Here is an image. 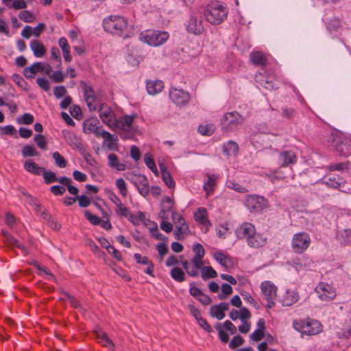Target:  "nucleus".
I'll return each mask as SVG.
<instances>
[{"label": "nucleus", "instance_id": "14", "mask_svg": "<svg viewBox=\"0 0 351 351\" xmlns=\"http://www.w3.org/2000/svg\"><path fill=\"white\" fill-rule=\"evenodd\" d=\"M254 226L251 223H243L237 228L235 234L239 239H247L255 231Z\"/></svg>", "mask_w": 351, "mask_h": 351}, {"label": "nucleus", "instance_id": "7", "mask_svg": "<svg viewBox=\"0 0 351 351\" xmlns=\"http://www.w3.org/2000/svg\"><path fill=\"white\" fill-rule=\"evenodd\" d=\"M311 242V237L308 233L298 232L293 236L291 247L293 252L300 254L308 248Z\"/></svg>", "mask_w": 351, "mask_h": 351}, {"label": "nucleus", "instance_id": "45", "mask_svg": "<svg viewBox=\"0 0 351 351\" xmlns=\"http://www.w3.org/2000/svg\"><path fill=\"white\" fill-rule=\"evenodd\" d=\"M176 229L174 232V236L177 240H180L181 236L189 231V228L186 223L182 224V226L176 225Z\"/></svg>", "mask_w": 351, "mask_h": 351}, {"label": "nucleus", "instance_id": "35", "mask_svg": "<svg viewBox=\"0 0 351 351\" xmlns=\"http://www.w3.org/2000/svg\"><path fill=\"white\" fill-rule=\"evenodd\" d=\"M171 277L178 282H184L186 280L184 272L179 267H173L170 272Z\"/></svg>", "mask_w": 351, "mask_h": 351}, {"label": "nucleus", "instance_id": "32", "mask_svg": "<svg viewBox=\"0 0 351 351\" xmlns=\"http://www.w3.org/2000/svg\"><path fill=\"white\" fill-rule=\"evenodd\" d=\"M299 294L298 292L292 291L287 292V295L284 297L282 300V304L284 306H290L293 304L296 303L299 300Z\"/></svg>", "mask_w": 351, "mask_h": 351}, {"label": "nucleus", "instance_id": "10", "mask_svg": "<svg viewBox=\"0 0 351 351\" xmlns=\"http://www.w3.org/2000/svg\"><path fill=\"white\" fill-rule=\"evenodd\" d=\"M245 204L251 212L258 213L268 206V201L262 196L249 195L245 199Z\"/></svg>", "mask_w": 351, "mask_h": 351}, {"label": "nucleus", "instance_id": "4", "mask_svg": "<svg viewBox=\"0 0 351 351\" xmlns=\"http://www.w3.org/2000/svg\"><path fill=\"white\" fill-rule=\"evenodd\" d=\"M295 330L306 335H315L322 331V326L317 320L313 319L295 320L293 322Z\"/></svg>", "mask_w": 351, "mask_h": 351}, {"label": "nucleus", "instance_id": "1", "mask_svg": "<svg viewBox=\"0 0 351 351\" xmlns=\"http://www.w3.org/2000/svg\"><path fill=\"white\" fill-rule=\"evenodd\" d=\"M104 30L123 38L130 37L128 20L118 15H110L103 21Z\"/></svg>", "mask_w": 351, "mask_h": 351}, {"label": "nucleus", "instance_id": "51", "mask_svg": "<svg viewBox=\"0 0 351 351\" xmlns=\"http://www.w3.org/2000/svg\"><path fill=\"white\" fill-rule=\"evenodd\" d=\"M19 19L26 23H32L34 21V15L28 10L21 11L19 14Z\"/></svg>", "mask_w": 351, "mask_h": 351}, {"label": "nucleus", "instance_id": "61", "mask_svg": "<svg viewBox=\"0 0 351 351\" xmlns=\"http://www.w3.org/2000/svg\"><path fill=\"white\" fill-rule=\"evenodd\" d=\"M197 130L199 133L204 136H210L214 131L213 127L209 125H199Z\"/></svg>", "mask_w": 351, "mask_h": 351}, {"label": "nucleus", "instance_id": "11", "mask_svg": "<svg viewBox=\"0 0 351 351\" xmlns=\"http://www.w3.org/2000/svg\"><path fill=\"white\" fill-rule=\"evenodd\" d=\"M319 298L322 301H330L336 297V291L328 283L321 282L315 289Z\"/></svg>", "mask_w": 351, "mask_h": 351}, {"label": "nucleus", "instance_id": "49", "mask_svg": "<svg viewBox=\"0 0 351 351\" xmlns=\"http://www.w3.org/2000/svg\"><path fill=\"white\" fill-rule=\"evenodd\" d=\"M244 342L245 341L241 335H237L232 337V339L229 343L228 346L230 349H235L242 346L244 343Z\"/></svg>", "mask_w": 351, "mask_h": 351}, {"label": "nucleus", "instance_id": "3", "mask_svg": "<svg viewBox=\"0 0 351 351\" xmlns=\"http://www.w3.org/2000/svg\"><path fill=\"white\" fill-rule=\"evenodd\" d=\"M169 38L167 32L147 29L139 34L138 38L152 47H158L165 43Z\"/></svg>", "mask_w": 351, "mask_h": 351}, {"label": "nucleus", "instance_id": "28", "mask_svg": "<svg viewBox=\"0 0 351 351\" xmlns=\"http://www.w3.org/2000/svg\"><path fill=\"white\" fill-rule=\"evenodd\" d=\"M95 335L98 342L102 344V346H106L110 349H112L114 347L113 342L111 341V339H110L106 332L101 330L95 331Z\"/></svg>", "mask_w": 351, "mask_h": 351}, {"label": "nucleus", "instance_id": "50", "mask_svg": "<svg viewBox=\"0 0 351 351\" xmlns=\"http://www.w3.org/2000/svg\"><path fill=\"white\" fill-rule=\"evenodd\" d=\"M232 288L230 285L228 283H223L221 285V293L218 295V298L220 300H224L226 298L227 295H229L232 293Z\"/></svg>", "mask_w": 351, "mask_h": 351}, {"label": "nucleus", "instance_id": "39", "mask_svg": "<svg viewBox=\"0 0 351 351\" xmlns=\"http://www.w3.org/2000/svg\"><path fill=\"white\" fill-rule=\"evenodd\" d=\"M215 259L223 267H228V262H230L231 258L226 256L221 252H217L214 254Z\"/></svg>", "mask_w": 351, "mask_h": 351}, {"label": "nucleus", "instance_id": "56", "mask_svg": "<svg viewBox=\"0 0 351 351\" xmlns=\"http://www.w3.org/2000/svg\"><path fill=\"white\" fill-rule=\"evenodd\" d=\"M36 83L45 91H48L50 88L49 82L45 77H37Z\"/></svg>", "mask_w": 351, "mask_h": 351}, {"label": "nucleus", "instance_id": "18", "mask_svg": "<svg viewBox=\"0 0 351 351\" xmlns=\"http://www.w3.org/2000/svg\"><path fill=\"white\" fill-rule=\"evenodd\" d=\"M137 264L147 265L146 269L144 271L145 274L154 277V264L149 260L147 256H142L140 254L136 253L134 255Z\"/></svg>", "mask_w": 351, "mask_h": 351}, {"label": "nucleus", "instance_id": "12", "mask_svg": "<svg viewBox=\"0 0 351 351\" xmlns=\"http://www.w3.org/2000/svg\"><path fill=\"white\" fill-rule=\"evenodd\" d=\"M169 98L176 105L183 106L189 102L191 97L188 92L173 88L170 89Z\"/></svg>", "mask_w": 351, "mask_h": 351}, {"label": "nucleus", "instance_id": "57", "mask_svg": "<svg viewBox=\"0 0 351 351\" xmlns=\"http://www.w3.org/2000/svg\"><path fill=\"white\" fill-rule=\"evenodd\" d=\"M84 216L93 225L97 226L101 222V219L97 216L94 215L88 210L85 211Z\"/></svg>", "mask_w": 351, "mask_h": 351}, {"label": "nucleus", "instance_id": "40", "mask_svg": "<svg viewBox=\"0 0 351 351\" xmlns=\"http://www.w3.org/2000/svg\"><path fill=\"white\" fill-rule=\"evenodd\" d=\"M21 152L23 157L37 156L39 155L38 152L35 149L34 147L29 145L23 146Z\"/></svg>", "mask_w": 351, "mask_h": 351}, {"label": "nucleus", "instance_id": "5", "mask_svg": "<svg viewBox=\"0 0 351 351\" xmlns=\"http://www.w3.org/2000/svg\"><path fill=\"white\" fill-rule=\"evenodd\" d=\"M332 145L336 152L342 156L348 157L351 155V138L343 134H332Z\"/></svg>", "mask_w": 351, "mask_h": 351}, {"label": "nucleus", "instance_id": "30", "mask_svg": "<svg viewBox=\"0 0 351 351\" xmlns=\"http://www.w3.org/2000/svg\"><path fill=\"white\" fill-rule=\"evenodd\" d=\"M250 58L254 64L258 66H265L267 62L265 55L260 51L252 52Z\"/></svg>", "mask_w": 351, "mask_h": 351}, {"label": "nucleus", "instance_id": "43", "mask_svg": "<svg viewBox=\"0 0 351 351\" xmlns=\"http://www.w3.org/2000/svg\"><path fill=\"white\" fill-rule=\"evenodd\" d=\"M215 186V177L213 175L208 176V180L204 184V189L208 195L214 190Z\"/></svg>", "mask_w": 351, "mask_h": 351}, {"label": "nucleus", "instance_id": "25", "mask_svg": "<svg viewBox=\"0 0 351 351\" xmlns=\"http://www.w3.org/2000/svg\"><path fill=\"white\" fill-rule=\"evenodd\" d=\"M160 171L162 172V180L165 184L170 189L174 188L176 183L172 179L171 176L169 171H167L166 166L164 164L159 165Z\"/></svg>", "mask_w": 351, "mask_h": 351}, {"label": "nucleus", "instance_id": "29", "mask_svg": "<svg viewBox=\"0 0 351 351\" xmlns=\"http://www.w3.org/2000/svg\"><path fill=\"white\" fill-rule=\"evenodd\" d=\"M108 166L111 168H114L118 171H124L126 169V165L121 163L119 161L118 157L115 154H110L108 156Z\"/></svg>", "mask_w": 351, "mask_h": 351}, {"label": "nucleus", "instance_id": "62", "mask_svg": "<svg viewBox=\"0 0 351 351\" xmlns=\"http://www.w3.org/2000/svg\"><path fill=\"white\" fill-rule=\"evenodd\" d=\"M265 336V331L256 329L250 335V338L254 341H261Z\"/></svg>", "mask_w": 351, "mask_h": 351}, {"label": "nucleus", "instance_id": "26", "mask_svg": "<svg viewBox=\"0 0 351 351\" xmlns=\"http://www.w3.org/2000/svg\"><path fill=\"white\" fill-rule=\"evenodd\" d=\"M195 221L205 226L211 225L210 221L207 219V211L204 208H199L197 211L194 214Z\"/></svg>", "mask_w": 351, "mask_h": 351}, {"label": "nucleus", "instance_id": "59", "mask_svg": "<svg viewBox=\"0 0 351 351\" xmlns=\"http://www.w3.org/2000/svg\"><path fill=\"white\" fill-rule=\"evenodd\" d=\"M66 191V189L63 186L53 185L50 187V192L56 196L62 195Z\"/></svg>", "mask_w": 351, "mask_h": 351}, {"label": "nucleus", "instance_id": "23", "mask_svg": "<svg viewBox=\"0 0 351 351\" xmlns=\"http://www.w3.org/2000/svg\"><path fill=\"white\" fill-rule=\"evenodd\" d=\"M146 88L149 95H154L163 90L164 84L160 80L147 81Z\"/></svg>", "mask_w": 351, "mask_h": 351}, {"label": "nucleus", "instance_id": "53", "mask_svg": "<svg viewBox=\"0 0 351 351\" xmlns=\"http://www.w3.org/2000/svg\"><path fill=\"white\" fill-rule=\"evenodd\" d=\"M350 165V161H346L344 162H339L337 164L330 165L328 167L330 171H342L347 169Z\"/></svg>", "mask_w": 351, "mask_h": 351}, {"label": "nucleus", "instance_id": "54", "mask_svg": "<svg viewBox=\"0 0 351 351\" xmlns=\"http://www.w3.org/2000/svg\"><path fill=\"white\" fill-rule=\"evenodd\" d=\"M34 120L33 115L29 113H25L21 117L17 118V123L19 124L29 125L34 122Z\"/></svg>", "mask_w": 351, "mask_h": 351}, {"label": "nucleus", "instance_id": "63", "mask_svg": "<svg viewBox=\"0 0 351 351\" xmlns=\"http://www.w3.org/2000/svg\"><path fill=\"white\" fill-rule=\"evenodd\" d=\"M79 206L82 208H86L90 204V199L84 195L76 196Z\"/></svg>", "mask_w": 351, "mask_h": 351}, {"label": "nucleus", "instance_id": "17", "mask_svg": "<svg viewBox=\"0 0 351 351\" xmlns=\"http://www.w3.org/2000/svg\"><path fill=\"white\" fill-rule=\"evenodd\" d=\"M326 183L328 186L331 188L339 189L341 191L344 193H351L350 189H342L344 187L345 182L338 176L329 177L326 181Z\"/></svg>", "mask_w": 351, "mask_h": 351}, {"label": "nucleus", "instance_id": "16", "mask_svg": "<svg viewBox=\"0 0 351 351\" xmlns=\"http://www.w3.org/2000/svg\"><path fill=\"white\" fill-rule=\"evenodd\" d=\"M62 134L70 146L75 147L79 152L81 150L84 151V146L81 139L74 133L67 130H63Z\"/></svg>", "mask_w": 351, "mask_h": 351}, {"label": "nucleus", "instance_id": "60", "mask_svg": "<svg viewBox=\"0 0 351 351\" xmlns=\"http://www.w3.org/2000/svg\"><path fill=\"white\" fill-rule=\"evenodd\" d=\"M71 114L76 119H80L82 117L81 108L76 105H73L70 108Z\"/></svg>", "mask_w": 351, "mask_h": 351}, {"label": "nucleus", "instance_id": "9", "mask_svg": "<svg viewBox=\"0 0 351 351\" xmlns=\"http://www.w3.org/2000/svg\"><path fill=\"white\" fill-rule=\"evenodd\" d=\"M261 292L267 302L266 307L272 308L275 306L274 302L276 298L277 287L270 281H264L261 284Z\"/></svg>", "mask_w": 351, "mask_h": 351}, {"label": "nucleus", "instance_id": "41", "mask_svg": "<svg viewBox=\"0 0 351 351\" xmlns=\"http://www.w3.org/2000/svg\"><path fill=\"white\" fill-rule=\"evenodd\" d=\"M215 328L218 331L219 338L221 342L226 343L229 341V335L224 331L222 325L220 323H217L215 325Z\"/></svg>", "mask_w": 351, "mask_h": 351}, {"label": "nucleus", "instance_id": "20", "mask_svg": "<svg viewBox=\"0 0 351 351\" xmlns=\"http://www.w3.org/2000/svg\"><path fill=\"white\" fill-rule=\"evenodd\" d=\"M279 159L282 162L281 167H287L297 162V156L292 151H284L279 155Z\"/></svg>", "mask_w": 351, "mask_h": 351}, {"label": "nucleus", "instance_id": "2", "mask_svg": "<svg viewBox=\"0 0 351 351\" xmlns=\"http://www.w3.org/2000/svg\"><path fill=\"white\" fill-rule=\"evenodd\" d=\"M228 9L226 4L218 1L208 4L204 10L206 21L212 25L222 23L228 16Z\"/></svg>", "mask_w": 351, "mask_h": 351}, {"label": "nucleus", "instance_id": "6", "mask_svg": "<svg viewBox=\"0 0 351 351\" xmlns=\"http://www.w3.org/2000/svg\"><path fill=\"white\" fill-rule=\"evenodd\" d=\"M244 117L237 111L226 112L221 119V130L223 132L234 130L238 125L244 122Z\"/></svg>", "mask_w": 351, "mask_h": 351}, {"label": "nucleus", "instance_id": "36", "mask_svg": "<svg viewBox=\"0 0 351 351\" xmlns=\"http://www.w3.org/2000/svg\"><path fill=\"white\" fill-rule=\"evenodd\" d=\"M99 121L97 119L90 118L84 122V130L85 132L93 133L97 128Z\"/></svg>", "mask_w": 351, "mask_h": 351}, {"label": "nucleus", "instance_id": "64", "mask_svg": "<svg viewBox=\"0 0 351 351\" xmlns=\"http://www.w3.org/2000/svg\"><path fill=\"white\" fill-rule=\"evenodd\" d=\"M50 78L56 83H60L64 81V75L61 71H56L50 75Z\"/></svg>", "mask_w": 351, "mask_h": 351}, {"label": "nucleus", "instance_id": "37", "mask_svg": "<svg viewBox=\"0 0 351 351\" xmlns=\"http://www.w3.org/2000/svg\"><path fill=\"white\" fill-rule=\"evenodd\" d=\"M201 276L203 280L213 278L217 276V271L210 266H204L202 268Z\"/></svg>", "mask_w": 351, "mask_h": 351}, {"label": "nucleus", "instance_id": "38", "mask_svg": "<svg viewBox=\"0 0 351 351\" xmlns=\"http://www.w3.org/2000/svg\"><path fill=\"white\" fill-rule=\"evenodd\" d=\"M144 160L147 165V167L156 175L158 176V171L156 167V165L155 164V162L152 158V156L149 154L146 153L144 156Z\"/></svg>", "mask_w": 351, "mask_h": 351}, {"label": "nucleus", "instance_id": "52", "mask_svg": "<svg viewBox=\"0 0 351 351\" xmlns=\"http://www.w3.org/2000/svg\"><path fill=\"white\" fill-rule=\"evenodd\" d=\"M34 140L36 143L37 146L43 150L47 149V141L45 136L42 134H36L34 136Z\"/></svg>", "mask_w": 351, "mask_h": 351}, {"label": "nucleus", "instance_id": "21", "mask_svg": "<svg viewBox=\"0 0 351 351\" xmlns=\"http://www.w3.org/2000/svg\"><path fill=\"white\" fill-rule=\"evenodd\" d=\"M44 70V64L40 62L34 63L31 66L26 67L23 70V75L28 79L34 77V75L38 72H43Z\"/></svg>", "mask_w": 351, "mask_h": 351}, {"label": "nucleus", "instance_id": "15", "mask_svg": "<svg viewBox=\"0 0 351 351\" xmlns=\"http://www.w3.org/2000/svg\"><path fill=\"white\" fill-rule=\"evenodd\" d=\"M186 29L195 35H199L204 32L202 20L196 16H191L189 21Z\"/></svg>", "mask_w": 351, "mask_h": 351}, {"label": "nucleus", "instance_id": "13", "mask_svg": "<svg viewBox=\"0 0 351 351\" xmlns=\"http://www.w3.org/2000/svg\"><path fill=\"white\" fill-rule=\"evenodd\" d=\"M99 113L100 118L105 124L110 127L117 125L114 113L108 104L105 103L100 104Z\"/></svg>", "mask_w": 351, "mask_h": 351}, {"label": "nucleus", "instance_id": "42", "mask_svg": "<svg viewBox=\"0 0 351 351\" xmlns=\"http://www.w3.org/2000/svg\"><path fill=\"white\" fill-rule=\"evenodd\" d=\"M209 313L210 316L217 318L218 320L223 319L226 315L225 313L222 312V311L219 308V306H218L217 304L211 306Z\"/></svg>", "mask_w": 351, "mask_h": 351}, {"label": "nucleus", "instance_id": "19", "mask_svg": "<svg viewBox=\"0 0 351 351\" xmlns=\"http://www.w3.org/2000/svg\"><path fill=\"white\" fill-rule=\"evenodd\" d=\"M247 245L252 248H258L263 246L267 241V238L264 237L261 234L257 233L256 230L247 239Z\"/></svg>", "mask_w": 351, "mask_h": 351}, {"label": "nucleus", "instance_id": "55", "mask_svg": "<svg viewBox=\"0 0 351 351\" xmlns=\"http://www.w3.org/2000/svg\"><path fill=\"white\" fill-rule=\"evenodd\" d=\"M193 251L195 253V257L203 258L205 255V250L200 243L193 245Z\"/></svg>", "mask_w": 351, "mask_h": 351}, {"label": "nucleus", "instance_id": "27", "mask_svg": "<svg viewBox=\"0 0 351 351\" xmlns=\"http://www.w3.org/2000/svg\"><path fill=\"white\" fill-rule=\"evenodd\" d=\"M30 47L34 55L37 58L43 57L46 52L45 47L38 40H32L30 43Z\"/></svg>", "mask_w": 351, "mask_h": 351}, {"label": "nucleus", "instance_id": "8", "mask_svg": "<svg viewBox=\"0 0 351 351\" xmlns=\"http://www.w3.org/2000/svg\"><path fill=\"white\" fill-rule=\"evenodd\" d=\"M80 86L89 110L96 111L97 104L100 102L99 94L96 93L93 88L85 82H81Z\"/></svg>", "mask_w": 351, "mask_h": 351}, {"label": "nucleus", "instance_id": "33", "mask_svg": "<svg viewBox=\"0 0 351 351\" xmlns=\"http://www.w3.org/2000/svg\"><path fill=\"white\" fill-rule=\"evenodd\" d=\"M261 79L257 77V82L265 88L268 90L277 89L278 87L271 77H263L261 75Z\"/></svg>", "mask_w": 351, "mask_h": 351}, {"label": "nucleus", "instance_id": "58", "mask_svg": "<svg viewBox=\"0 0 351 351\" xmlns=\"http://www.w3.org/2000/svg\"><path fill=\"white\" fill-rule=\"evenodd\" d=\"M81 156H83L84 159L86 161L88 164L93 166L95 163H96L95 160L92 157L91 154L86 152L85 147H84V151L81 150L79 152Z\"/></svg>", "mask_w": 351, "mask_h": 351}, {"label": "nucleus", "instance_id": "46", "mask_svg": "<svg viewBox=\"0 0 351 351\" xmlns=\"http://www.w3.org/2000/svg\"><path fill=\"white\" fill-rule=\"evenodd\" d=\"M43 176L45 180V182L47 184L56 182L58 178L54 172L51 171H46L45 169L43 172Z\"/></svg>", "mask_w": 351, "mask_h": 351}, {"label": "nucleus", "instance_id": "31", "mask_svg": "<svg viewBox=\"0 0 351 351\" xmlns=\"http://www.w3.org/2000/svg\"><path fill=\"white\" fill-rule=\"evenodd\" d=\"M238 149L237 143L233 141H229L223 145V152L227 157L236 154Z\"/></svg>", "mask_w": 351, "mask_h": 351}, {"label": "nucleus", "instance_id": "22", "mask_svg": "<svg viewBox=\"0 0 351 351\" xmlns=\"http://www.w3.org/2000/svg\"><path fill=\"white\" fill-rule=\"evenodd\" d=\"M139 180L135 186L137 188L138 193L143 197H146L149 193V182L147 177L143 175L138 177Z\"/></svg>", "mask_w": 351, "mask_h": 351}, {"label": "nucleus", "instance_id": "34", "mask_svg": "<svg viewBox=\"0 0 351 351\" xmlns=\"http://www.w3.org/2000/svg\"><path fill=\"white\" fill-rule=\"evenodd\" d=\"M93 133H94L96 136H101L108 141L113 142L117 141V137L114 138L113 135H112L110 132L104 130L102 127L98 126L95 129V131Z\"/></svg>", "mask_w": 351, "mask_h": 351}, {"label": "nucleus", "instance_id": "48", "mask_svg": "<svg viewBox=\"0 0 351 351\" xmlns=\"http://www.w3.org/2000/svg\"><path fill=\"white\" fill-rule=\"evenodd\" d=\"M134 117L135 116L125 115L122 117L121 121L117 122L116 126L120 125L121 129H123L125 126L130 127L132 125Z\"/></svg>", "mask_w": 351, "mask_h": 351}, {"label": "nucleus", "instance_id": "47", "mask_svg": "<svg viewBox=\"0 0 351 351\" xmlns=\"http://www.w3.org/2000/svg\"><path fill=\"white\" fill-rule=\"evenodd\" d=\"M116 186L119 191L120 194L123 197H126L128 195V189L126 186V183L124 180L121 178L117 179L116 180Z\"/></svg>", "mask_w": 351, "mask_h": 351}, {"label": "nucleus", "instance_id": "24", "mask_svg": "<svg viewBox=\"0 0 351 351\" xmlns=\"http://www.w3.org/2000/svg\"><path fill=\"white\" fill-rule=\"evenodd\" d=\"M24 169L27 171L37 176H39L41 173L43 174V172L45 169L44 167H40L37 163L31 159H28L25 162Z\"/></svg>", "mask_w": 351, "mask_h": 351}, {"label": "nucleus", "instance_id": "44", "mask_svg": "<svg viewBox=\"0 0 351 351\" xmlns=\"http://www.w3.org/2000/svg\"><path fill=\"white\" fill-rule=\"evenodd\" d=\"M53 158L55 160L56 165L60 167L64 168L66 167L67 162L65 158L58 152H55L52 154Z\"/></svg>", "mask_w": 351, "mask_h": 351}]
</instances>
